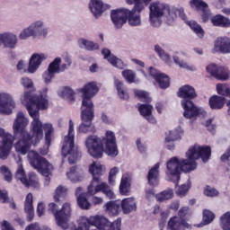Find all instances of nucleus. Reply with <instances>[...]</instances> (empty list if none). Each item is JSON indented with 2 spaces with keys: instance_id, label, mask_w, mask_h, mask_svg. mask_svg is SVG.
Masks as SVG:
<instances>
[{
  "instance_id": "aec40b11",
  "label": "nucleus",
  "mask_w": 230,
  "mask_h": 230,
  "mask_svg": "<svg viewBox=\"0 0 230 230\" xmlns=\"http://www.w3.org/2000/svg\"><path fill=\"white\" fill-rule=\"evenodd\" d=\"M15 108V102L8 93H0V114H12V109Z\"/></svg>"
},
{
  "instance_id": "1a4fd4ad",
  "label": "nucleus",
  "mask_w": 230,
  "mask_h": 230,
  "mask_svg": "<svg viewBox=\"0 0 230 230\" xmlns=\"http://www.w3.org/2000/svg\"><path fill=\"white\" fill-rule=\"evenodd\" d=\"M98 91H100V89L98 88L96 82L87 83L83 88L78 90V92L83 94L81 109H90L94 111L93 98L98 94Z\"/></svg>"
},
{
  "instance_id": "4d7b16f0",
  "label": "nucleus",
  "mask_w": 230,
  "mask_h": 230,
  "mask_svg": "<svg viewBox=\"0 0 230 230\" xmlns=\"http://www.w3.org/2000/svg\"><path fill=\"white\" fill-rule=\"evenodd\" d=\"M0 173L4 175V180L6 181V182H12V180H13L12 172L6 165H2L0 167Z\"/></svg>"
},
{
  "instance_id": "5fc2aeb1",
  "label": "nucleus",
  "mask_w": 230,
  "mask_h": 230,
  "mask_svg": "<svg viewBox=\"0 0 230 230\" xmlns=\"http://www.w3.org/2000/svg\"><path fill=\"white\" fill-rule=\"evenodd\" d=\"M134 94L135 96L139 98V100L145 102L146 103H150V102H152V99L150 98V96H148V93L143 90H135Z\"/></svg>"
},
{
  "instance_id": "5701e85b",
  "label": "nucleus",
  "mask_w": 230,
  "mask_h": 230,
  "mask_svg": "<svg viewBox=\"0 0 230 230\" xmlns=\"http://www.w3.org/2000/svg\"><path fill=\"white\" fill-rule=\"evenodd\" d=\"M167 227L170 230H184L191 229V225L188 224L186 220H181V217L174 216L169 219Z\"/></svg>"
},
{
  "instance_id": "a878e982",
  "label": "nucleus",
  "mask_w": 230,
  "mask_h": 230,
  "mask_svg": "<svg viewBox=\"0 0 230 230\" xmlns=\"http://www.w3.org/2000/svg\"><path fill=\"white\" fill-rule=\"evenodd\" d=\"M24 212L27 215V222H31L35 218V211L33 210V194L29 192L24 201Z\"/></svg>"
},
{
  "instance_id": "69168bd1",
  "label": "nucleus",
  "mask_w": 230,
  "mask_h": 230,
  "mask_svg": "<svg viewBox=\"0 0 230 230\" xmlns=\"http://www.w3.org/2000/svg\"><path fill=\"white\" fill-rule=\"evenodd\" d=\"M149 75L154 78V80L157 79L160 75H163V73L159 72L155 67L151 66L149 67Z\"/></svg>"
},
{
  "instance_id": "4468645a",
  "label": "nucleus",
  "mask_w": 230,
  "mask_h": 230,
  "mask_svg": "<svg viewBox=\"0 0 230 230\" xmlns=\"http://www.w3.org/2000/svg\"><path fill=\"white\" fill-rule=\"evenodd\" d=\"M93 226L101 230H121V219L118 218L111 223L108 218L102 216H93Z\"/></svg>"
},
{
  "instance_id": "7c9ffc66",
  "label": "nucleus",
  "mask_w": 230,
  "mask_h": 230,
  "mask_svg": "<svg viewBox=\"0 0 230 230\" xmlns=\"http://www.w3.org/2000/svg\"><path fill=\"white\" fill-rule=\"evenodd\" d=\"M105 211L111 215V217H116L119 215L121 211V202L119 200L108 201L105 205Z\"/></svg>"
},
{
  "instance_id": "680f3d73",
  "label": "nucleus",
  "mask_w": 230,
  "mask_h": 230,
  "mask_svg": "<svg viewBox=\"0 0 230 230\" xmlns=\"http://www.w3.org/2000/svg\"><path fill=\"white\" fill-rule=\"evenodd\" d=\"M118 167H113L112 169H111L110 172H109V184H111V186H114V182H116V180L114 179V177H116V175H118Z\"/></svg>"
},
{
  "instance_id": "f704fd0d",
  "label": "nucleus",
  "mask_w": 230,
  "mask_h": 230,
  "mask_svg": "<svg viewBox=\"0 0 230 230\" xmlns=\"http://www.w3.org/2000/svg\"><path fill=\"white\" fill-rule=\"evenodd\" d=\"M131 179L128 176H123L119 184V193L125 197L130 195Z\"/></svg>"
},
{
  "instance_id": "774afa93",
  "label": "nucleus",
  "mask_w": 230,
  "mask_h": 230,
  "mask_svg": "<svg viewBox=\"0 0 230 230\" xmlns=\"http://www.w3.org/2000/svg\"><path fill=\"white\" fill-rule=\"evenodd\" d=\"M25 230H51L49 227L44 228V229H40V226H39V224L37 223H32L31 225H29Z\"/></svg>"
},
{
  "instance_id": "9d476101",
  "label": "nucleus",
  "mask_w": 230,
  "mask_h": 230,
  "mask_svg": "<svg viewBox=\"0 0 230 230\" xmlns=\"http://www.w3.org/2000/svg\"><path fill=\"white\" fill-rule=\"evenodd\" d=\"M149 10V21L151 25H153L155 28L161 26V20H159V17H163L166 12L168 15H172V11H170V8L163 4L153 3L150 4Z\"/></svg>"
},
{
  "instance_id": "cd10ccee",
  "label": "nucleus",
  "mask_w": 230,
  "mask_h": 230,
  "mask_svg": "<svg viewBox=\"0 0 230 230\" xmlns=\"http://www.w3.org/2000/svg\"><path fill=\"white\" fill-rule=\"evenodd\" d=\"M120 208L124 215H129V213L137 209V205L134 198H126L121 200Z\"/></svg>"
},
{
  "instance_id": "9b49d317",
  "label": "nucleus",
  "mask_w": 230,
  "mask_h": 230,
  "mask_svg": "<svg viewBox=\"0 0 230 230\" xmlns=\"http://www.w3.org/2000/svg\"><path fill=\"white\" fill-rule=\"evenodd\" d=\"M94 119V110L81 108V121L78 132L80 134H87L88 132H96V128L93 126Z\"/></svg>"
},
{
  "instance_id": "39448f33",
  "label": "nucleus",
  "mask_w": 230,
  "mask_h": 230,
  "mask_svg": "<svg viewBox=\"0 0 230 230\" xmlns=\"http://www.w3.org/2000/svg\"><path fill=\"white\" fill-rule=\"evenodd\" d=\"M89 172L93 175V180L88 186V195H96V193L102 191V193H103L108 199H116V194H114V191H112V190L107 183H100L102 181V175L103 173V168L102 167V165L93 164L89 167Z\"/></svg>"
},
{
  "instance_id": "a18cd8bd",
  "label": "nucleus",
  "mask_w": 230,
  "mask_h": 230,
  "mask_svg": "<svg viewBox=\"0 0 230 230\" xmlns=\"http://www.w3.org/2000/svg\"><path fill=\"white\" fill-rule=\"evenodd\" d=\"M219 226L223 230H230V211L226 212L220 217Z\"/></svg>"
},
{
  "instance_id": "13d9d810",
  "label": "nucleus",
  "mask_w": 230,
  "mask_h": 230,
  "mask_svg": "<svg viewBox=\"0 0 230 230\" xmlns=\"http://www.w3.org/2000/svg\"><path fill=\"white\" fill-rule=\"evenodd\" d=\"M122 76L128 84H134L136 80V74L132 70H123Z\"/></svg>"
},
{
  "instance_id": "6ab92c4d",
  "label": "nucleus",
  "mask_w": 230,
  "mask_h": 230,
  "mask_svg": "<svg viewBox=\"0 0 230 230\" xmlns=\"http://www.w3.org/2000/svg\"><path fill=\"white\" fill-rule=\"evenodd\" d=\"M181 107H183V116L187 119H191V118H197L200 114V109L195 105L193 101L182 100Z\"/></svg>"
},
{
  "instance_id": "3c124183",
  "label": "nucleus",
  "mask_w": 230,
  "mask_h": 230,
  "mask_svg": "<svg viewBox=\"0 0 230 230\" xmlns=\"http://www.w3.org/2000/svg\"><path fill=\"white\" fill-rule=\"evenodd\" d=\"M217 93L220 96H226L230 98V88L227 84H217Z\"/></svg>"
},
{
  "instance_id": "c03bdc74",
  "label": "nucleus",
  "mask_w": 230,
  "mask_h": 230,
  "mask_svg": "<svg viewBox=\"0 0 230 230\" xmlns=\"http://www.w3.org/2000/svg\"><path fill=\"white\" fill-rule=\"evenodd\" d=\"M199 159L203 161V163H208L209 161V157H211V146H199Z\"/></svg>"
},
{
  "instance_id": "6e6552de",
  "label": "nucleus",
  "mask_w": 230,
  "mask_h": 230,
  "mask_svg": "<svg viewBox=\"0 0 230 230\" xmlns=\"http://www.w3.org/2000/svg\"><path fill=\"white\" fill-rule=\"evenodd\" d=\"M49 211L53 214L58 227L67 229V222H69V218H71V203H64L59 210L57 203H49Z\"/></svg>"
},
{
  "instance_id": "72a5a7b5",
  "label": "nucleus",
  "mask_w": 230,
  "mask_h": 230,
  "mask_svg": "<svg viewBox=\"0 0 230 230\" xmlns=\"http://www.w3.org/2000/svg\"><path fill=\"white\" fill-rule=\"evenodd\" d=\"M197 168V162L190 159H182L180 160V170L181 172H184V173H190V172H193Z\"/></svg>"
},
{
  "instance_id": "e433bc0d",
  "label": "nucleus",
  "mask_w": 230,
  "mask_h": 230,
  "mask_svg": "<svg viewBox=\"0 0 230 230\" xmlns=\"http://www.w3.org/2000/svg\"><path fill=\"white\" fill-rule=\"evenodd\" d=\"M91 226H94V221L93 219V217H83L81 218L79 226L71 228V230H89L91 229Z\"/></svg>"
},
{
  "instance_id": "e2e57ef3",
  "label": "nucleus",
  "mask_w": 230,
  "mask_h": 230,
  "mask_svg": "<svg viewBox=\"0 0 230 230\" xmlns=\"http://www.w3.org/2000/svg\"><path fill=\"white\" fill-rule=\"evenodd\" d=\"M188 191H190V185L182 184L178 188L176 193L179 197H184Z\"/></svg>"
},
{
  "instance_id": "f257e3e1",
  "label": "nucleus",
  "mask_w": 230,
  "mask_h": 230,
  "mask_svg": "<svg viewBox=\"0 0 230 230\" xmlns=\"http://www.w3.org/2000/svg\"><path fill=\"white\" fill-rule=\"evenodd\" d=\"M21 84L25 90L23 100L26 103V109L30 116L32 118V121L30 125V131H28V129H26L29 123L28 119L24 117L22 111L18 112L13 129L15 136H20L22 140L17 146L23 143V147L26 148L31 141L38 143L42 137L43 128L45 132L46 145L49 146V145H51V139H53V135L55 134V128L51 123L42 124V121H40L39 117V111H46V109H48V99L42 94H33V93H35V85H33V81L29 77H22L21 79Z\"/></svg>"
},
{
  "instance_id": "09e8293b",
  "label": "nucleus",
  "mask_w": 230,
  "mask_h": 230,
  "mask_svg": "<svg viewBox=\"0 0 230 230\" xmlns=\"http://www.w3.org/2000/svg\"><path fill=\"white\" fill-rule=\"evenodd\" d=\"M61 96L68 100L69 103H75V91L70 87H65L61 92Z\"/></svg>"
},
{
  "instance_id": "603ef678",
  "label": "nucleus",
  "mask_w": 230,
  "mask_h": 230,
  "mask_svg": "<svg viewBox=\"0 0 230 230\" xmlns=\"http://www.w3.org/2000/svg\"><path fill=\"white\" fill-rule=\"evenodd\" d=\"M215 213H213L209 209H204L203 210V218L202 222L204 226H208V224H211L215 220Z\"/></svg>"
},
{
  "instance_id": "0e129e2a",
  "label": "nucleus",
  "mask_w": 230,
  "mask_h": 230,
  "mask_svg": "<svg viewBox=\"0 0 230 230\" xmlns=\"http://www.w3.org/2000/svg\"><path fill=\"white\" fill-rule=\"evenodd\" d=\"M190 213V208L188 207H182L181 208H180V210L178 211V218H181V220H186V216Z\"/></svg>"
},
{
  "instance_id": "4c0bfd02",
  "label": "nucleus",
  "mask_w": 230,
  "mask_h": 230,
  "mask_svg": "<svg viewBox=\"0 0 230 230\" xmlns=\"http://www.w3.org/2000/svg\"><path fill=\"white\" fill-rule=\"evenodd\" d=\"M114 85L119 98H121V100H128V93H127L125 86H123V82L119 79H114Z\"/></svg>"
},
{
  "instance_id": "052dcab7",
  "label": "nucleus",
  "mask_w": 230,
  "mask_h": 230,
  "mask_svg": "<svg viewBox=\"0 0 230 230\" xmlns=\"http://www.w3.org/2000/svg\"><path fill=\"white\" fill-rule=\"evenodd\" d=\"M203 193L206 195V197H218V190L208 185L205 187Z\"/></svg>"
},
{
  "instance_id": "8fccbe9b",
  "label": "nucleus",
  "mask_w": 230,
  "mask_h": 230,
  "mask_svg": "<svg viewBox=\"0 0 230 230\" xmlns=\"http://www.w3.org/2000/svg\"><path fill=\"white\" fill-rule=\"evenodd\" d=\"M79 42H81V44L84 46L87 51H96L97 49H100V45L91 40L82 39V40H79Z\"/></svg>"
},
{
  "instance_id": "b1692460",
  "label": "nucleus",
  "mask_w": 230,
  "mask_h": 230,
  "mask_svg": "<svg viewBox=\"0 0 230 230\" xmlns=\"http://www.w3.org/2000/svg\"><path fill=\"white\" fill-rule=\"evenodd\" d=\"M214 49L217 53H230V38L218 37L214 42Z\"/></svg>"
},
{
  "instance_id": "f8f14e48",
  "label": "nucleus",
  "mask_w": 230,
  "mask_h": 230,
  "mask_svg": "<svg viewBox=\"0 0 230 230\" xmlns=\"http://www.w3.org/2000/svg\"><path fill=\"white\" fill-rule=\"evenodd\" d=\"M44 55L33 54L29 61V66L23 60H20L16 66L17 71L21 73H35L42 64Z\"/></svg>"
},
{
  "instance_id": "4be33fe9",
  "label": "nucleus",
  "mask_w": 230,
  "mask_h": 230,
  "mask_svg": "<svg viewBox=\"0 0 230 230\" xmlns=\"http://www.w3.org/2000/svg\"><path fill=\"white\" fill-rule=\"evenodd\" d=\"M89 8L94 17L98 18L105 12V10H110L111 5L103 4L102 0H91L89 4Z\"/></svg>"
},
{
  "instance_id": "de8ad7c7",
  "label": "nucleus",
  "mask_w": 230,
  "mask_h": 230,
  "mask_svg": "<svg viewBox=\"0 0 230 230\" xmlns=\"http://www.w3.org/2000/svg\"><path fill=\"white\" fill-rule=\"evenodd\" d=\"M187 24L190 26V30L199 37V39H202L204 37V30L202 29V26L200 24H198L195 21H190L187 22Z\"/></svg>"
},
{
  "instance_id": "dca6fc26",
  "label": "nucleus",
  "mask_w": 230,
  "mask_h": 230,
  "mask_svg": "<svg viewBox=\"0 0 230 230\" xmlns=\"http://www.w3.org/2000/svg\"><path fill=\"white\" fill-rule=\"evenodd\" d=\"M37 35H43L46 37L48 35V30L42 29V22H36L27 29H25L20 34V39L24 40L28 37H35Z\"/></svg>"
},
{
  "instance_id": "49530a36",
  "label": "nucleus",
  "mask_w": 230,
  "mask_h": 230,
  "mask_svg": "<svg viewBox=\"0 0 230 230\" xmlns=\"http://www.w3.org/2000/svg\"><path fill=\"white\" fill-rule=\"evenodd\" d=\"M77 205L81 209H89L91 208V203L87 199V193H81L77 196Z\"/></svg>"
},
{
  "instance_id": "0eeeda50",
  "label": "nucleus",
  "mask_w": 230,
  "mask_h": 230,
  "mask_svg": "<svg viewBox=\"0 0 230 230\" xmlns=\"http://www.w3.org/2000/svg\"><path fill=\"white\" fill-rule=\"evenodd\" d=\"M28 159L31 166H32L34 170H38V172L45 177V184H49L51 181L49 175H51V172H53V165L36 151H30Z\"/></svg>"
},
{
  "instance_id": "864d4df0",
  "label": "nucleus",
  "mask_w": 230,
  "mask_h": 230,
  "mask_svg": "<svg viewBox=\"0 0 230 230\" xmlns=\"http://www.w3.org/2000/svg\"><path fill=\"white\" fill-rule=\"evenodd\" d=\"M152 111H154V106L150 104H140L138 107V112H140V115L143 116V118L150 116Z\"/></svg>"
},
{
  "instance_id": "f3484780",
  "label": "nucleus",
  "mask_w": 230,
  "mask_h": 230,
  "mask_svg": "<svg viewBox=\"0 0 230 230\" xmlns=\"http://www.w3.org/2000/svg\"><path fill=\"white\" fill-rule=\"evenodd\" d=\"M62 63V58H56L48 67V70L43 74V80L45 84H49L57 73H60V64Z\"/></svg>"
},
{
  "instance_id": "f03ea898",
  "label": "nucleus",
  "mask_w": 230,
  "mask_h": 230,
  "mask_svg": "<svg viewBox=\"0 0 230 230\" xmlns=\"http://www.w3.org/2000/svg\"><path fill=\"white\" fill-rule=\"evenodd\" d=\"M128 4H134L132 10L120 8L112 10L111 13V22L117 30L123 28L127 24L129 26H141V13L145 10V6H148L152 0H126Z\"/></svg>"
},
{
  "instance_id": "473e14b6",
  "label": "nucleus",
  "mask_w": 230,
  "mask_h": 230,
  "mask_svg": "<svg viewBox=\"0 0 230 230\" xmlns=\"http://www.w3.org/2000/svg\"><path fill=\"white\" fill-rule=\"evenodd\" d=\"M66 176L72 182H82L84 181V171L78 169L77 166H73L70 171L66 172Z\"/></svg>"
},
{
  "instance_id": "412c9836",
  "label": "nucleus",
  "mask_w": 230,
  "mask_h": 230,
  "mask_svg": "<svg viewBox=\"0 0 230 230\" xmlns=\"http://www.w3.org/2000/svg\"><path fill=\"white\" fill-rule=\"evenodd\" d=\"M178 98H181L182 100H189L190 102H192V100H195L197 98V91L195 88L191 85L185 84L179 88L177 92Z\"/></svg>"
},
{
  "instance_id": "7ed1b4c3",
  "label": "nucleus",
  "mask_w": 230,
  "mask_h": 230,
  "mask_svg": "<svg viewBox=\"0 0 230 230\" xmlns=\"http://www.w3.org/2000/svg\"><path fill=\"white\" fill-rule=\"evenodd\" d=\"M103 145L105 146V154L111 157L118 155V144L116 143V135L111 130H107L102 139L96 136H89L85 140V146L88 153L94 159L103 157Z\"/></svg>"
},
{
  "instance_id": "37998d69",
  "label": "nucleus",
  "mask_w": 230,
  "mask_h": 230,
  "mask_svg": "<svg viewBox=\"0 0 230 230\" xmlns=\"http://www.w3.org/2000/svg\"><path fill=\"white\" fill-rule=\"evenodd\" d=\"M158 202H164V200H170L173 199V190L166 189L155 196Z\"/></svg>"
},
{
  "instance_id": "20e7f679",
  "label": "nucleus",
  "mask_w": 230,
  "mask_h": 230,
  "mask_svg": "<svg viewBox=\"0 0 230 230\" xmlns=\"http://www.w3.org/2000/svg\"><path fill=\"white\" fill-rule=\"evenodd\" d=\"M16 121L17 119L14 120L13 125V136L10 133H5L4 129L0 128V137H2V141H0V159L3 161L8 159V155H10L12 148H13V141H15V139H18L14 144L15 151L22 155H26L28 152L31 150V146H37L39 143L42 141V137H44V128H42V137L38 142L31 140L27 147H24V143H21L19 146H17L20 141H22V137L20 135H15V129L13 127H15Z\"/></svg>"
},
{
  "instance_id": "a211bd4d",
  "label": "nucleus",
  "mask_w": 230,
  "mask_h": 230,
  "mask_svg": "<svg viewBox=\"0 0 230 230\" xmlns=\"http://www.w3.org/2000/svg\"><path fill=\"white\" fill-rule=\"evenodd\" d=\"M207 72L216 80H227L229 78V70L226 66L210 64L207 66Z\"/></svg>"
},
{
  "instance_id": "2eb2a0df",
  "label": "nucleus",
  "mask_w": 230,
  "mask_h": 230,
  "mask_svg": "<svg viewBox=\"0 0 230 230\" xmlns=\"http://www.w3.org/2000/svg\"><path fill=\"white\" fill-rule=\"evenodd\" d=\"M166 175L175 177V184H179L181 181V160L177 156L172 157L166 163Z\"/></svg>"
},
{
  "instance_id": "79ce46f5",
  "label": "nucleus",
  "mask_w": 230,
  "mask_h": 230,
  "mask_svg": "<svg viewBox=\"0 0 230 230\" xmlns=\"http://www.w3.org/2000/svg\"><path fill=\"white\" fill-rule=\"evenodd\" d=\"M155 81L160 89H168V87H170V76L164 73L160 74L158 78Z\"/></svg>"
},
{
  "instance_id": "423d86ee",
  "label": "nucleus",
  "mask_w": 230,
  "mask_h": 230,
  "mask_svg": "<svg viewBox=\"0 0 230 230\" xmlns=\"http://www.w3.org/2000/svg\"><path fill=\"white\" fill-rule=\"evenodd\" d=\"M61 154L63 157L69 155L68 162L70 164H75L82 157L80 149L75 147V124L72 119L69 120L68 134L64 138Z\"/></svg>"
},
{
  "instance_id": "c756f323",
  "label": "nucleus",
  "mask_w": 230,
  "mask_h": 230,
  "mask_svg": "<svg viewBox=\"0 0 230 230\" xmlns=\"http://www.w3.org/2000/svg\"><path fill=\"white\" fill-rule=\"evenodd\" d=\"M210 109L213 111H220L226 105V97L220 95H212L208 100Z\"/></svg>"
},
{
  "instance_id": "c9c22d12",
  "label": "nucleus",
  "mask_w": 230,
  "mask_h": 230,
  "mask_svg": "<svg viewBox=\"0 0 230 230\" xmlns=\"http://www.w3.org/2000/svg\"><path fill=\"white\" fill-rule=\"evenodd\" d=\"M182 134H184V131H182L181 128H177L173 130L169 131V133L165 137V143L179 141V139L182 137Z\"/></svg>"
},
{
  "instance_id": "bf43d9fd",
  "label": "nucleus",
  "mask_w": 230,
  "mask_h": 230,
  "mask_svg": "<svg viewBox=\"0 0 230 230\" xmlns=\"http://www.w3.org/2000/svg\"><path fill=\"white\" fill-rule=\"evenodd\" d=\"M200 13V19L201 22H208L209 19L211 18V10H209V7L203 9L202 11H199Z\"/></svg>"
},
{
  "instance_id": "393cba45",
  "label": "nucleus",
  "mask_w": 230,
  "mask_h": 230,
  "mask_svg": "<svg viewBox=\"0 0 230 230\" xmlns=\"http://www.w3.org/2000/svg\"><path fill=\"white\" fill-rule=\"evenodd\" d=\"M102 55H103L104 58L108 60L113 66V67H117V69H124L125 64L121 59L118 57L112 55L111 49H102Z\"/></svg>"
},
{
  "instance_id": "58836bf2",
  "label": "nucleus",
  "mask_w": 230,
  "mask_h": 230,
  "mask_svg": "<svg viewBox=\"0 0 230 230\" xmlns=\"http://www.w3.org/2000/svg\"><path fill=\"white\" fill-rule=\"evenodd\" d=\"M186 156L190 161H197L198 159H200L199 146L194 145L190 146L189 150L186 152Z\"/></svg>"
},
{
  "instance_id": "c85d7f7f",
  "label": "nucleus",
  "mask_w": 230,
  "mask_h": 230,
  "mask_svg": "<svg viewBox=\"0 0 230 230\" xmlns=\"http://www.w3.org/2000/svg\"><path fill=\"white\" fill-rule=\"evenodd\" d=\"M159 163L155 164L147 173L146 179L150 186H157L159 184Z\"/></svg>"
},
{
  "instance_id": "6e6d98bb",
  "label": "nucleus",
  "mask_w": 230,
  "mask_h": 230,
  "mask_svg": "<svg viewBox=\"0 0 230 230\" xmlns=\"http://www.w3.org/2000/svg\"><path fill=\"white\" fill-rule=\"evenodd\" d=\"M155 53H157L160 58L163 59L164 62H170L171 60L170 56L168 55V53L164 51V49H163V48H161V46L155 45Z\"/></svg>"
},
{
  "instance_id": "bb28decb",
  "label": "nucleus",
  "mask_w": 230,
  "mask_h": 230,
  "mask_svg": "<svg viewBox=\"0 0 230 230\" xmlns=\"http://www.w3.org/2000/svg\"><path fill=\"white\" fill-rule=\"evenodd\" d=\"M4 44V48H10L13 49L17 45V36L10 32H4L0 34V46Z\"/></svg>"
},
{
  "instance_id": "338daca9",
  "label": "nucleus",
  "mask_w": 230,
  "mask_h": 230,
  "mask_svg": "<svg viewBox=\"0 0 230 230\" xmlns=\"http://www.w3.org/2000/svg\"><path fill=\"white\" fill-rule=\"evenodd\" d=\"M0 202H2V204L8 202V191L0 190Z\"/></svg>"
},
{
  "instance_id": "ea45409f",
  "label": "nucleus",
  "mask_w": 230,
  "mask_h": 230,
  "mask_svg": "<svg viewBox=\"0 0 230 230\" xmlns=\"http://www.w3.org/2000/svg\"><path fill=\"white\" fill-rule=\"evenodd\" d=\"M190 6L195 12H202V10H206V8L209 7L208 3L204 0H190Z\"/></svg>"
},
{
  "instance_id": "a19ab883",
  "label": "nucleus",
  "mask_w": 230,
  "mask_h": 230,
  "mask_svg": "<svg viewBox=\"0 0 230 230\" xmlns=\"http://www.w3.org/2000/svg\"><path fill=\"white\" fill-rule=\"evenodd\" d=\"M66 197H67V189L62 185H59L55 190V202H62Z\"/></svg>"
},
{
  "instance_id": "2f4dec72",
  "label": "nucleus",
  "mask_w": 230,
  "mask_h": 230,
  "mask_svg": "<svg viewBox=\"0 0 230 230\" xmlns=\"http://www.w3.org/2000/svg\"><path fill=\"white\" fill-rule=\"evenodd\" d=\"M210 22L213 26L217 28H230V19L222 14H216L212 16Z\"/></svg>"
},
{
  "instance_id": "ddd939ff",
  "label": "nucleus",
  "mask_w": 230,
  "mask_h": 230,
  "mask_svg": "<svg viewBox=\"0 0 230 230\" xmlns=\"http://www.w3.org/2000/svg\"><path fill=\"white\" fill-rule=\"evenodd\" d=\"M15 179L20 181L26 188H30V186H31V188L39 187V178H37V174L35 172H30L27 176L26 171H24V167H22V164L18 165Z\"/></svg>"
}]
</instances>
